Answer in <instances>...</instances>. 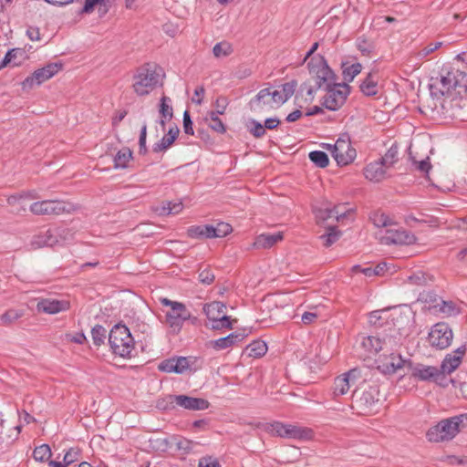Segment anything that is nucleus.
Wrapping results in <instances>:
<instances>
[{
  "mask_svg": "<svg viewBox=\"0 0 467 467\" xmlns=\"http://www.w3.org/2000/svg\"><path fill=\"white\" fill-rule=\"evenodd\" d=\"M429 88L431 98L437 100L446 94H465L467 92V72L455 67L442 69L439 78H431Z\"/></svg>",
  "mask_w": 467,
  "mask_h": 467,
  "instance_id": "f257e3e1",
  "label": "nucleus"
},
{
  "mask_svg": "<svg viewBox=\"0 0 467 467\" xmlns=\"http://www.w3.org/2000/svg\"><path fill=\"white\" fill-rule=\"evenodd\" d=\"M467 426V413L456 415L440 420L431 427L426 432V437L431 442H443L452 440L461 431Z\"/></svg>",
  "mask_w": 467,
  "mask_h": 467,
  "instance_id": "f03ea898",
  "label": "nucleus"
},
{
  "mask_svg": "<svg viewBox=\"0 0 467 467\" xmlns=\"http://www.w3.org/2000/svg\"><path fill=\"white\" fill-rule=\"evenodd\" d=\"M161 68L146 63L137 68L133 76L132 88L138 96L150 94L159 85H162Z\"/></svg>",
  "mask_w": 467,
  "mask_h": 467,
  "instance_id": "7ed1b4c3",
  "label": "nucleus"
},
{
  "mask_svg": "<svg viewBox=\"0 0 467 467\" xmlns=\"http://www.w3.org/2000/svg\"><path fill=\"white\" fill-rule=\"evenodd\" d=\"M109 344L112 352L121 358H131L134 339L130 329L122 324L115 325L109 334Z\"/></svg>",
  "mask_w": 467,
  "mask_h": 467,
  "instance_id": "20e7f679",
  "label": "nucleus"
},
{
  "mask_svg": "<svg viewBox=\"0 0 467 467\" xmlns=\"http://www.w3.org/2000/svg\"><path fill=\"white\" fill-rule=\"evenodd\" d=\"M431 103L428 105L432 111L451 118L461 116V111L467 106V99L462 94L457 93L446 94L439 100L431 98Z\"/></svg>",
  "mask_w": 467,
  "mask_h": 467,
  "instance_id": "39448f33",
  "label": "nucleus"
},
{
  "mask_svg": "<svg viewBox=\"0 0 467 467\" xmlns=\"http://www.w3.org/2000/svg\"><path fill=\"white\" fill-rule=\"evenodd\" d=\"M379 388L375 385L362 384L352 394V408L359 414L369 413L379 401Z\"/></svg>",
  "mask_w": 467,
  "mask_h": 467,
  "instance_id": "423d86ee",
  "label": "nucleus"
},
{
  "mask_svg": "<svg viewBox=\"0 0 467 467\" xmlns=\"http://www.w3.org/2000/svg\"><path fill=\"white\" fill-rule=\"evenodd\" d=\"M265 431L271 435L292 440H309L313 433L308 428L279 421L267 424Z\"/></svg>",
  "mask_w": 467,
  "mask_h": 467,
  "instance_id": "0eeeda50",
  "label": "nucleus"
},
{
  "mask_svg": "<svg viewBox=\"0 0 467 467\" xmlns=\"http://www.w3.org/2000/svg\"><path fill=\"white\" fill-rule=\"evenodd\" d=\"M161 303L163 306L171 307L165 315L166 322L174 331L179 332L182 327L183 323L191 318V314L186 308V306L182 303L171 301L168 298H161Z\"/></svg>",
  "mask_w": 467,
  "mask_h": 467,
  "instance_id": "6e6552de",
  "label": "nucleus"
},
{
  "mask_svg": "<svg viewBox=\"0 0 467 467\" xmlns=\"http://www.w3.org/2000/svg\"><path fill=\"white\" fill-rule=\"evenodd\" d=\"M408 366L411 371V376L418 380L434 382L442 387L448 385L449 379L443 376L439 367L420 363L413 365L410 361L408 362Z\"/></svg>",
  "mask_w": 467,
  "mask_h": 467,
  "instance_id": "1a4fd4ad",
  "label": "nucleus"
},
{
  "mask_svg": "<svg viewBox=\"0 0 467 467\" xmlns=\"http://www.w3.org/2000/svg\"><path fill=\"white\" fill-rule=\"evenodd\" d=\"M327 148L331 150L333 158L340 166L351 163L357 156L356 150L351 146L350 138L346 133L342 134L333 146L328 144Z\"/></svg>",
  "mask_w": 467,
  "mask_h": 467,
  "instance_id": "9d476101",
  "label": "nucleus"
},
{
  "mask_svg": "<svg viewBox=\"0 0 467 467\" xmlns=\"http://www.w3.org/2000/svg\"><path fill=\"white\" fill-rule=\"evenodd\" d=\"M327 94L323 98L322 106L335 111L340 109L346 102L350 93V87L347 83L334 84L326 89Z\"/></svg>",
  "mask_w": 467,
  "mask_h": 467,
  "instance_id": "9b49d317",
  "label": "nucleus"
},
{
  "mask_svg": "<svg viewBox=\"0 0 467 467\" xmlns=\"http://www.w3.org/2000/svg\"><path fill=\"white\" fill-rule=\"evenodd\" d=\"M29 210L36 215H59L70 213L73 210V204L58 200H45L32 203Z\"/></svg>",
  "mask_w": 467,
  "mask_h": 467,
  "instance_id": "f8f14e48",
  "label": "nucleus"
},
{
  "mask_svg": "<svg viewBox=\"0 0 467 467\" xmlns=\"http://www.w3.org/2000/svg\"><path fill=\"white\" fill-rule=\"evenodd\" d=\"M308 67L310 73L315 75L316 88H324L326 90L335 84V74L327 66L323 57L317 64H314L313 61L309 62Z\"/></svg>",
  "mask_w": 467,
  "mask_h": 467,
  "instance_id": "ddd939ff",
  "label": "nucleus"
},
{
  "mask_svg": "<svg viewBox=\"0 0 467 467\" xmlns=\"http://www.w3.org/2000/svg\"><path fill=\"white\" fill-rule=\"evenodd\" d=\"M63 67V64L60 62L49 63L47 66L35 70L32 75L28 76L23 82V89H30L34 86H39L45 81L51 78Z\"/></svg>",
  "mask_w": 467,
  "mask_h": 467,
  "instance_id": "4468645a",
  "label": "nucleus"
},
{
  "mask_svg": "<svg viewBox=\"0 0 467 467\" xmlns=\"http://www.w3.org/2000/svg\"><path fill=\"white\" fill-rule=\"evenodd\" d=\"M453 333L448 324L441 322L435 324L429 333V342L431 346L437 349L447 348L452 341Z\"/></svg>",
  "mask_w": 467,
  "mask_h": 467,
  "instance_id": "2eb2a0df",
  "label": "nucleus"
},
{
  "mask_svg": "<svg viewBox=\"0 0 467 467\" xmlns=\"http://www.w3.org/2000/svg\"><path fill=\"white\" fill-rule=\"evenodd\" d=\"M380 241L382 244L388 245H407L413 244L416 241V237L411 233L393 223V225L387 229L384 234L380 236Z\"/></svg>",
  "mask_w": 467,
  "mask_h": 467,
  "instance_id": "dca6fc26",
  "label": "nucleus"
},
{
  "mask_svg": "<svg viewBox=\"0 0 467 467\" xmlns=\"http://www.w3.org/2000/svg\"><path fill=\"white\" fill-rule=\"evenodd\" d=\"M409 361L402 358L400 354L389 352L381 355L375 360L377 369L384 375H392L405 366Z\"/></svg>",
  "mask_w": 467,
  "mask_h": 467,
  "instance_id": "f3484780",
  "label": "nucleus"
},
{
  "mask_svg": "<svg viewBox=\"0 0 467 467\" xmlns=\"http://www.w3.org/2000/svg\"><path fill=\"white\" fill-rule=\"evenodd\" d=\"M358 378H360V371L358 368H352L337 377L332 388L333 398L337 399L339 396L347 394L351 385H353Z\"/></svg>",
  "mask_w": 467,
  "mask_h": 467,
  "instance_id": "a211bd4d",
  "label": "nucleus"
},
{
  "mask_svg": "<svg viewBox=\"0 0 467 467\" xmlns=\"http://www.w3.org/2000/svg\"><path fill=\"white\" fill-rule=\"evenodd\" d=\"M358 340V355L364 360L370 358L371 355H376L379 351L382 350V343L379 335L360 336Z\"/></svg>",
  "mask_w": 467,
  "mask_h": 467,
  "instance_id": "6ab92c4d",
  "label": "nucleus"
},
{
  "mask_svg": "<svg viewBox=\"0 0 467 467\" xmlns=\"http://www.w3.org/2000/svg\"><path fill=\"white\" fill-rule=\"evenodd\" d=\"M379 338L382 343V350L385 352H393L397 348L402 344L403 336L400 327H396L393 324L385 329L383 333L379 334Z\"/></svg>",
  "mask_w": 467,
  "mask_h": 467,
  "instance_id": "aec40b11",
  "label": "nucleus"
},
{
  "mask_svg": "<svg viewBox=\"0 0 467 467\" xmlns=\"http://www.w3.org/2000/svg\"><path fill=\"white\" fill-rule=\"evenodd\" d=\"M171 402L189 410H203L209 408V401L202 398H194L187 395H170Z\"/></svg>",
  "mask_w": 467,
  "mask_h": 467,
  "instance_id": "412c9836",
  "label": "nucleus"
},
{
  "mask_svg": "<svg viewBox=\"0 0 467 467\" xmlns=\"http://www.w3.org/2000/svg\"><path fill=\"white\" fill-rule=\"evenodd\" d=\"M250 109L254 113H263L275 108L271 99L270 88L261 89L249 102Z\"/></svg>",
  "mask_w": 467,
  "mask_h": 467,
  "instance_id": "4be33fe9",
  "label": "nucleus"
},
{
  "mask_svg": "<svg viewBox=\"0 0 467 467\" xmlns=\"http://www.w3.org/2000/svg\"><path fill=\"white\" fill-rule=\"evenodd\" d=\"M466 353V347L461 346L452 353L447 354L439 367L443 376L447 378L462 363V359Z\"/></svg>",
  "mask_w": 467,
  "mask_h": 467,
  "instance_id": "5701e85b",
  "label": "nucleus"
},
{
  "mask_svg": "<svg viewBox=\"0 0 467 467\" xmlns=\"http://www.w3.org/2000/svg\"><path fill=\"white\" fill-rule=\"evenodd\" d=\"M70 304L67 300L46 298L37 303L36 309L39 312L54 315L67 310Z\"/></svg>",
  "mask_w": 467,
  "mask_h": 467,
  "instance_id": "b1692460",
  "label": "nucleus"
},
{
  "mask_svg": "<svg viewBox=\"0 0 467 467\" xmlns=\"http://www.w3.org/2000/svg\"><path fill=\"white\" fill-rule=\"evenodd\" d=\"M387 168L379 160L368 164L364 169L365 177L375 182H381L387 177Z\"/></svg>",
  "mask_w": 467,
  "mask_h": 467,
  "instance_id": "393cba45",
  "label": "nucleus"
},
{
  "mask_svg": "<svg viewBox=\"0 0 467 467\" xmlns=\"http://www.w3.org/2000/svg\"><path fill=\"white\" fill-rule=\"evenodd\" d=\"M283 233L276 234H262L258 235L254 242V247L256 249H269L276 243L283 240Z\"/></svg>",
  "mask_w": 467,
  "mask_h": 467,
  "instance_id": "a878e982",
  "label": "nucleus"
},
{
  "mask_svg": "<svg viewBox=\"0 0 467 467\" xmlns=\"http://www.w3.org/2000/svg\"><path fill=\"white\" fill-rule=\"evenodd\" d=\"M244 337L245 336L242 333H231L224 337L211 341L210 344L214 349L223 350L234 346L237 342L242 341Z\"/></svg>",
  "mask_w": 467,
  "mask_h": 467,
  "instance_id": "bb28decb",
  "label": "nucleus"
},
{
  "mask_svg": "<svg viewBox=\"0 0 467 467\" xmlns=\"http://www.w3.org/2000/svg\"><path fill=\"white\" fill-rule=\"evenodd\" d=\"M202 310L209 321L220 318V316H227L226 306L220 301H213L203 305Z\"/></svg>",
  "mask_w": 467,
  "mask_h": 467,
  "instance_id": "cd10ccee",
  "label": "nucleus"
},
{
  "mask_svg": "<svg viewBox=\"0 0 467 467\" xmlns=\"http://www.w3.org/2000/svg\"><path fill=\"white\" fill-rule=\"evenodd\" d=\"M57 243V236H55L50 230L45 233L35 235L31 241V247L33 249H39L45 246L52 247Z\"/></svg>",
  "mask_w": 467,
  "mask_h": 467,
  "instance_id": "c85d7f7f",
  "label": "nucleus"
},
{
  "mask_svg": "<svg viewBox=\"0 0 467 467\" xmlns=\"http://www.w3.org/2000/svg\"><path fill=\"white\" fill-rule=\"evenodd\" d=\"M179 129L177 126L169 129L167 135H165L159 142L153 145L152 150L154 152H161L166 150L176 140L179 135Z\"/></svg>",
  "mask_w": 467,
  "mask_h": 467,
  "instance_id": "c756f323",
  "label": "nucleus"
},
{
  "mask_svg": "<svg viewBox=\"0 0 467 467\" xmlns=\"http://www.w3.org/2000/svg\"><path fill=\"white\" fill-rule=\"evenodd\" d=\"M360 90L366 96H374L378 93V78L376 74L369 73L360 84Z\"/></svg>",
  "mask_w": 467,
  "mask_h": 467,
  "instance_id": "7c9ffc66",
  "label": "nucleus"
},
{
  "mask_svg": "<svg viewBox=\"0 0 467 467\" xmlns=\"http://www.w3.org/2000/svg\"><path fill=\"white\" fill-rule=\"evenodd\" d=\"M212 225H193L188 228L187 234L191 238L207 239L212 238Z\"/></svg>",
  "mask_w": 467,
  "mask_h": 467,
  "instance_id": "2f4dec72",
  "label": "nucleus"
},
{
  "mask_svg": "<svg viewBox=\"0 0 467 467\" xmlns=\"http://www.w3.org/2000/svg\"><path fill=\"white\" fill-rule=\"evenodd\" d=\"M245 352L249 357L261 358L267 352V345L263 340H254L246 347Z\"/></svg>",
  "mask_w": 467,
  "mask_h": 467,
  "instance_id": "473e14b6",
  "label": "nucleus"
},
{
  "mask_svg": "<svg viewBox=\"0 0 467 467\" xmlns=\"http://www.w3.org/2000/svg\"><path fill=\"white\" fill-rule=\"evenodd\" d=\"M219 113L211 110L207 113L205 121L208 122V126L214 131L223 134L226 131L225 126L222 119L219 118Z\"/></svg>",
  "mask_w": 467,
  "mask_h": 467,
  "instance_id": "72a5a7b5",
  "label": "nucleus"
},
{
  "mask_svg": "<svg viewBox=\"0 0 467 467\" xmlns=\"http://www.w3.org/2000/svg\"><path fill=\"white\" fill-rule=\"evenodd\" d=\"M132 159V151L129 148H123L119 150L114 157V168L124 169L128 167V162Z\"/></svg>",
  "mask_w": 467,
  "mask_h": 467,
  "instance_id": "f704fd0d",
  "label": "nucleus"
},
{
  "mask_svg": "<svg viewBox=\"0 0 467 467\" xmlns=\"http://www.w3.org/2000/svg\"><path fill=\"white\" fill-rule=\"evenodd\" d=\"M399 148L396 144H393L385 153L383 157L379 159V161L383 163V165L389 169L392 167L399 160L398 158Z\"/></svg>",
  "mask_w": 467,
  "mask_h": 467,
  "instance_id": "c9c22d12",
  "label": "nucleus"
},
{
  "mask_svg": "<svg viewBox=\"0 0 467 467\" xmlns=\"http://www.w3.org/2000/svg\"><path fill=\"white\" fill-rule=\"evenodd\" d=\"M23 316L24 311L21 309H9L0 316V325L10 326Z\"/></svg>",
  "mask_w": 467,
  "mask_h": 467,
  "instance_id": "e433bc0d",
  "label": "nucleus"
},
{
  "mask_svg": "<svg viewBox=\"0 0 467 467\" xmlns=\"http://www.w3.org/2000/svg\"><path fill=\"white\" fill-rule=\"evenodd\" d=\"M309 160L319 168H325L329 163L328 156L321 150H314L309 153Z\"/></svg>",
  "mask_w": 467,
  "mask_h": 467,
  "instance_id": "4c0bfd02",
  "label": "nucleus"
},
{
  "mask_svg": "<svg viewBox=\"0 0 467 467\" xmlns=\"http://www.w3.org/2000/svg\"><path fill=\"white\" fill-rule=\"evenodd\" d=\"M220 318H216L211 322L210 327L213 330H221L223 328L232 329L234 322H236V319L231 320L228 316H220Z\"/></svg>",
  "mask_w": 467,
  "mask_h": 467,
  "instance_id": "58836bf2",
  "label": "nucleus"
},
{
  "mask_svg": "<svg viewBox=\"0 0 467 467\" xmlns=\"http://www.w3.org/2000/svg\"><path fill=\"white\" fill-rule=\"evenodd\" d=\"M52 455L51 449L47 444H42L35 448L33 457L36 461L44 462L48 461Z\"/></svg>",
  "mask_w": 467,
  "mask_h": 467,
  "instance_id": "ea45409f",
  "label": "nucleus"
},
{
  "mask_svg": "<svg viewBox=\"0 0 467 467\" xmlns=\"http://www.w3.org/2000/svg\"><path fill=\"white\" fill-rule=\"evenodd\" d=\"M233 51L232 45L227 41L219 42L213 48V53L215 57H227L231 55Z\"/></svg>",
  "mask_w": 467,
  "mask_h": 467,
  "instance_id": "a19ab883",
  "label": "nucleus"
},
{
  "mask_svg": "<svg viewBox=\"0 0 467 467\" xmlns=\"http://www.w3.org/2000/svg\"><path fill=\"white\" fill-rule=\"evenodd\" d=\"M91 336L94 345L99 347L105 342L107 330L103 326L96 325L91 329Z\"/></svg>",
  "mask_w": 467,
  "mask_h": 467,
  "instance_id": "79ce46f5",
  "label": "nucleus"
},
{
  "mask_svg": "<svg viewBox=\"0 0 467 467\" xmlns=\"http://www.w3.org/2000/svg\"><path fill=\"white\" fill-rule=\"evenodd\" d=\"M212 238H221L232 233L233 227L227 223L220 222L216 226L212 225Z\"/></svg>",
  "mask_w": 467,
  "mask_h": 467,
  "instance_id": "37998d69",
  "label": "nucleus"
},
{
  "mask_svg": "<svg viewBox=\"0 0 467 467\" xmlns=\"http://www.w3.org/2000/svg\"><path fill=\"white\" fill-rule=\"evenodd\" d=\"M340 235L341 233L336 227H330L327 234L320 236V239L323 241L324 246L329 247L339 239Z\"/></svg>",
  "mask_w": 467,
  "mask_h": 467,
  "instance_id": "c03bdc74",
  "label": "nucleus"
},
{
  "mask_svg": "<svg viewBox=\"0 0 467 467\" xmlns=\"http://www.w3.org/2000/svg\"><path fill=\"white\" fill-rule=\"evenodd\" d=\"M370 220L372 221L373 224L379 228L393 225L392 221L385 213H374L371 215Z\"/></svg>",
  "mask_w": 467,
  "mask_h": 467,
  "instance_id": "a18cd8bd",
  "label": "nucleus"
},
{
  "mask_svg": "<svg viewBox=\"0 0 467 467\" xmlns=\"http://www.w3.org/2000/svg\"><path fill=\"white\" fill-rule=\"evenodd\" d=\"M249 132L256 139H260L265 135V128L259 121L251 119L247 125Z\"/></svg>",
  "mask_w": 467,
  "mask_h": 467,
  "instance_id": "49530a36",
  "label": "nucleus"
},
{
  "mask_svg": "<svg viewBox=\"0 0 467 467\" xmlns=\"http://www.w3.org/2000/svg\"><path fill=\"white\" fill-rule=\"evenodd\" d=\"M170 101H171L170 98L163 96L161 99V103H160V114L161 115V118L168 119V120H170L173 116L172 108L169 104Z\"/></svg>",
  "mask_w": 467,
  "mask_h": 467,
  "instance_id": "de8ad7c7",
  "label": "nucleus"
},
{
  "mask_svg": "<svg viewBox=\"0 0 467 467\" xmlns=\"http://www.w3.org/2000/svg\"><path fill=\"white\" fill-rule=\"evenodd\" d=\"M362 66L360 63L352 64L343 69L344 79L351 82L360 73Z\"/></svg>",
  "mask_w": 467,
  "mask_h": 467,
  "instance_id": "09e8293b",
  "label": "nucleus"
},
{
  "mask_svg": "<svg viewBox=\"0 0 467 467\" xmlns=\"http://www.w3.org/2000/svg\"><path fill=\"white\" fill-rule=\"evenodd\" d=\"M410 280L412 284L418 285H429L431 282L433 281V278L431 275H429L425 273L419 272L413 274L411 276H410Z\"/></svg>",
  "mask_w": 467,
  "mask_h": 467,
  "instance_id": "8fccbe9b",
  "label": "nucleus"
},
{
  "mask_svg": "<svg viewBox=\"0 0 467 467\" xmlns=\"http://www.w3.org/2000/svg\"><path fill=\"white\" fill-rule=\"evenodd\" d=\"M434 307H439V311L447 316H452L457 313L456 306L454 303L451 301L447 302L441 300V304L437 303L436 305H434Z\"/></svg>",
  "mask_w": 467,
  "mask_h": 467,
  "instance_id": "3c124183",
  "label": "nucleus"
},
{
  "mask_svg": "<svg viewBox=\"0 0 467 467\" xmlns=\"http://www.w3.org/2000/svg\"><path fill=\"white\" fill-rule=\"evenodd\" d=\"M183 208V205L182 202H168L166 205H163L161 208V211L160 212L161 214H177L179 213Z\"/></svg>",
  "mask_w": 467,
  "mask_h": 467,
  "instance_id": "603ef678",
  "label": "nucleus"
},
{
  "mask_svg": "<svg viewBox=\"0 0 467 467\" xmlns=\"http://www.w3.org/2000/svg\"><path fill=\"white\" fill-rule=\"evenodd\" d=\"M175 373L182 374L190 368V360L185 357L174 358Z\"/></svg>",
  "mask_w": 467,
  "mask_h": 467,
  "instance_id": "864d4df0",
  "label": "nucleus"
},
{
  "mask_svg": "<svg viewBox=\"0 0 467 467\" xmlns=\"http://www.w3.org/2000/svg\"><path fill=\"white\" fill-rule=\"evenodd\" d=\"M441 45H442L441 42L431 43L428 46H426L425 47H423L422 49H420L417 53V57L420 59H423L424 57H426L427 56H429L430 54H431L432 52H434L435 50L440 48L441 47Z\"/></svg>",
  "mask_w": 467,
  "mask_h": 467,
  "instance_id": "5fc2aeb1",
  "label": "nucleus"
},
{
  "mask_svg": "<svg viewBox=\"0 0 467 467\" xmlns=\"http://www.w3.org/2000/svg\"><path fill=\"white\" fill-rule=\"evenodd\" d=\"M297 87V82L296 80H291L282 85V93L284 95L285 99H288L295 93Z\"/></svg>",
  "mask_w": 467,
  "mask_h": 467,
  "instance_id": "6e6d98bb",
  "label": "nucleus"
},
{
  "mask_svg": "<svg viewBox=\"0 0 467 467\" xmlns=\"http://www.w3.org/2000/svg\"><path fill=\"white\" fill-rule=\"evenodd\" d=\"M109 0H85V5L81 10L82 14H89L94 10L96 5H107Z\"/></svg>",
  "mask_w": 467,
  "mask_h": 467,
  "instance_id": "4d7b16f0",
  "label": "nucleus"
},
{
  "mask_svg": "<svg viewBox=\"0 0 467 467\" xmlns=\"http://www.w3.org/2000/svg\"><path fill=\"white\" fill-rule=\"evenodd\" d=\"M146 137H147V126L143 124L140 130V139H139V153L141 155H145L148 151L146 147Z\"/></svg>",
  "mask_w": 467,
  "mask_h": 467,
  "instance_id": "13d9d810",
  "label": "nucleus"
},
{
  "mask_svg": "<svg viewBox=\"0 0 467 467\" xmlns=\"http://www.w3.org/2000/svg\"><path fill=\"white\" fill-rule=\"evenodd\" d=\"M79 450L77 448H70L64 455L63 462L67 466L78 460Z\"/></svg>",
  "mask_w": 467,
  "mask_h": 467,
  "instance_id": "bf43d9fd",
  "label": "nucleus"
},
{
  "mask_svg": "<svg viewBox=\"0 0 467 467\" xmlns=\"http://www.w3.org/2000/svg\"><path fill=\"white\" fill-rule=\"evenodd\" d=\"M214 278L215 276L210 269H204L199 273V280L202 284L211 285Z\"/></svg>",
  "mask_w": 467,
  "mask_h": 467,
  "instance_id": "052dcab7",
  "label": "nucleus"
},
{
  "mask_svg": "<svg viewBox=\"0 0 467 467\" xmlns=\"http://www.w3.org/2000/svg\"><path fill=\"white\" fill-rule=\"evenodd\" d=\"M300 89L301 91H306V101L311 102L314 99V95L318 88H316V85L312 86L305 82L301 85Z\"/></svg>",
  "mask_w": 467,
  "mask_h": 467,
  "instance_id": "680f3d73",
  "label": "nucleus"
},
{
  "mask_svg": "<svg viewBox=\"0 0 467 467\" xmlns=\"http://www.w3.org/2000/svg\"><path fill=\"white\" fill-rule=\"evenodd\" d=\"M174 358H168L163 360L159 365V370L166 372V373H175V368H174Z\"/></svg>",
  "mask_w": 467,
  "mask_h": 467,
  "instance_id": "e2e57ef3",
  "label": "nucleus"
},
{
  "mask_svg": "<svg viewBox=\"0 0 467 467\" xmlns=\"http://www.w3.org/2000/svg\"><path fill=\"white\" fill-rule=\"evenodd\" d=\"M331 211L326 216H332V218H336L337 221H339L341 218L346 216L347 212L344 210L342 205H335L333 208H330Z\"/></svg>",
  "mask_w": 467,
  "mask_h": 467,
  "instance_id": "0e129e2a",
  "label": "nucleus"
},
{
  "mask_svg": "<svg viewBox=\"0 0 467 467\" xmlns=\"http://www.w3.org/2000/svg\"><path fill=\"white\" fill-rule=\"evenodd\" d=\"M183 130L188 135H193L192 121L189 111L185 110L183 113Z\"/></svg>",
  "mask_w": 467,
  "mask_h": 467,
  "instance_id": "69168bd1",
  "label": "nucleus"
},
{
  "mask_svg": "<svg viewBox=\"0 0 467 467\" xmlns=\"http://www.w3.org/2000/svg\"><path fill=\"white\" fill-rule=\"evenodd\" d=\"M227 105V99L225 97H219L215 100L216 110L213 111L219 114H223L225 112Z\"/></svg>",
  "mask_w": 467,
  "mask_h": 467,
  "instance_id": "338daca9",
  "label": "nucleus"
},
{
  "mask_svg": "<svg viewBox=\"0 0 467 467\" xmlns=\"http://www.w3.org/2000/svg\"><path fill=\"white\" fill-rule=\"evenodd\" d=\"M199 467H221L218 461L212 457H203L199 461Z\"/></svg>",
  "mask_w": 467,
  "mask_h": 467,
  "instance_id": "774afa93",
  "label": "nucleus"
}]
</instances>
